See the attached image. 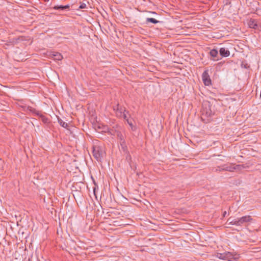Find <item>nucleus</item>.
I'll use <instances>...</instances> for the list:
<instances>
[{
    "label": "nucleus",
    "instance_id": "nucleus-3",
    "mask_svg": "<svg viewBox=\"0 0 261 261\" xmlns=\"http://www.w3.org/2000/svg\"><path fill=\"white\" fill-rule=\"evenodd\" d=\"M223 168L222 169L224 171H227L229 172H233L234 170H240L242 169V165H235L232 163H228L223 165Z\"/></svg>",
    "mask_w": 261,
    "mask_h": 261
},
{
    "label": "nucleus",
    "instance_id": "nucleus-5",
    "mask_svg": "<svg viewBox=\"0 0 261 261\" xmlns=\"http://www.w3.org/2000/svg\"><path fill=\"white\" fill-rule=\"evenodd\" d=\"M217 257L221 259L228 260L229 261L232 259L233 255L232 253L230 252H226L223 253H218Z\"/></svg>",
    "mask_w": 261,
    "mask_h": 261
},
{
    "label": "nucleus",
    "instance_id": "nucleus-30",
    "mask_svg": "<svg viewBox=\"0 0 261 261\" xmlns=\"http://www.w3.org/2000/svg\"><path fill=\"white\" fill-rule=\"evenodd\" d=\"M17 39H16L15 40L14 39H13L12 42H16L17 41Z\"/></svg>",
    "mask_w": 261,
    "mask_h": 261
},
{
    "label": "nucleus",
    "instance_id": "nucleus-27",
    "mask_svg": "<svg viewBox=\"0 0 261 261\" xmlns=\"http://www.w3.org/2000/svg\"><path fill=\"white\" fill-rule=\"evenodd\" d=\"M230 4H231L230 0H227V2L226 3V5H230Z\"/></svg>",
    "mask_w": 261,
    "mask_h": 261
},
{
    "label": "nucleus",
    "instance_id": "nucleus-10",
    "mask_svg": "<svg viewBox=\"0 0 261 261\" xmlns=\"http://www.w3.org/2000/svg\"><path fill=\"white\" fill-rule=\"evenodd\" d=\"M53 9L54 10H69L70 9V6L69 5L63 6V5H56L53 7Z\"/></svg>",
    "mask_w": 261,
    "mask_h": 261
},
{
    "label": "nucleus",
    "instance_id": "nucleus-18",
    "mask_svg": "<svg viewBox=\"0 0 261 261\" xmlns=\"http://www.w3.org/2000/svg\"><path fill=\"white\" fill-rule=\"evenodd\" d=\"M42 119V121L45 123H47L48 122V119L44 115L40 113V115H38Z\"/></svg>",
    "mask_w": 261,
    "mask_h": 261
},
{
    "label": "nucleus",
    "instance_id": "nucleus-25",
    "mask_svg": "<svg viewBox=\"0 0 261 261\" xmlns=\"http://www.w3.org/2000/svg\"><path fill=\"white\" fill-rule=\"evenodd\" d=\"M122 117L123 118L126 120V119H128L127 118V116H126V114H125V113H124L123 114Z\"/></svg>",
    "mask_w": 261,
    "mask_h": 261
},
{
    "label": "nucleus",
    "instance_id": "nucleus-26",
    "mask_svg": "<svg viewBox=\"0 0 261 261\" xmlns=\"http://www.w3.org/2000/svg\"><path fill=\"white\" fill-rule=\"evenodd\" d=\"M94 185H95V187L93 188V191H94V192L95 193V190H96V188L97 187V188H98V187H97V185L96 184L95 182L94 181Z\"/></svg>",
    "mask_w": 261,
    "mask_h": 261
},
{
    "label": "nucleus",
    "instance_id": "nucleus-1",
    "mask_svg": "<svg viewBox=\"0 0 261 261\" xmlns=\"http://www.w3.org/2000/svg\"><path fill=\"white\" fill-rule=\"evenodd\" d=\"M215 113L212 110V105L210 102H203L201 110V119L203 122L207 123L211 121Z\"/></svg>",
    "mask_w": 261,
    "mask_h": 261
},
{
    "label": "nucleus",
    "instance_id": "nucleus-15",
    "mask_svg": "<svg viewBox=\"0 0 261 261\" xmlns=\"http://www.w3.org/2000/svg\"><path fill=\"white\" fill-rule=\"evenodd\" d=\"M58 122L61 126L64 128H67L68 127V124L64 122L62 119L60 118H58Z\"/></svg>",
    "mask_w": 261,
    "mask_h": 261
},
{
    "label": "nucleus",
    "instance_id": "nucleus-8",
    "mask_svg": "<svg viewBox=\"0 0 261 261\" xmlns=\"http://www.w3.org/2000/svg\"><path fill=\"white\" fill-rule=\"evenodd\" d=\"M125 112V108L122 106H120L119 104L117 105V112L116 115L118 117L121 118L123 114Z\"/></svg>",
    "mask_w": 261,
    "mask_h": 261
},
{
    "label": "nucleus",
    "instance_id": "nucleus-19",
    "mask_svg": "<svg viewBox=\"0 0 261 261\" xmlns=\"http://www.w3.org/2000/svg\"><path fill=\"white\" fill-rule=\"evenodd\" d=\"M232 255H233L232 259H233L235 260H238L239 259V258L240 257L239 254L232 253Z\"/></svg>",
    "mask_w": 261,
    "mask_h": 261
},
{
    "label": "nucleus",
    "instance_id": "nucleus-7",
    "mask_svg": "<svg viewBox=\"0 0 261 261\" xmlns=\"http://www.w3.org/2000/svg\"><path fill=\"white\" fill-rule=\"evenodd\" d=\"M248 25L250 28L255 30L258 29V25L256 19L251 18L248 22Z\"/></svg>",
    "mask_w": 261,
    "mask_h": 261
},
{
    "label": "nucleus",
    "instance_id": "nucleus-4",
    "mask_svg": "<svg viewBox=\"0 0 261 261\" xmlns=\"http://www.w3.org/2000/svg\"><path fill=\"white\" fill-rule=\"evenodd\" d=\"M238 219V223H237V226H243L244 224L250 222L252 220V218L250 216H245Z\"/></svg>",
    "mask_w": 261,
    "mask_h": 261
},
{
    "label": "nucleus",
    "instance_id": "nucleus-20",
    "mask_svg": "<svg viewBox=\"0 0 261 261\" xmlns=\"http://www.w3.org/2000/svg\"><path fill=\"white\" fill-rule=\"evenodd\" d=\"M86 8V4L85 3H81L80 7H79V9H85Z\"/></svg>",
    "mask_w": 261,
    "mask_h": 261
},
{
    "label": "nucleus",
    "instance_id": "nucleus-31",
    "mask_svg": "<svg viewBox=\"0 0 261 261\" xmlns=\"http://www.w3.org/2000/svg\"><path fill=\"white\" fill-rule=\"evenodd\" d=\"M107 132H108V133H111L110 132V131H109V128H107Z\"/></svg>",
    "mask_w": 261,
    "mask_h": 261
},
{
    "label": "nucleus",
    "instance_id": "nucleus-14",
    "mask_svg": "<svg viewBox=\"0 0 261 261\" xmlns=\"http://www.w3.org/2000/svg\"><path fill=\"white\" fill-rule=\"evenodd\" d=\"M160 21L157 20L156 19L153 18H147L146 19V24H148V23L150 22L153 24H156L159 23Z\"/></svg>",
    "mask_w": 261,
    "mask_h": 261
},
{
    "label": "nucleus",
    "instance_id": "nucleus-32",
    "mask_svg": "<svg viewBox=\"0 0 261 261\" xmlns=\"http://www.w3.org/2000/svg\"><path fill=\"white\" fill-rule=\"evenodd\" d=\"M28 261H32V259H31L30 258H29L28 259Z\"/></svg>",
    "mask_w": 261,
    "mask_h": 261
},
{
    "label": "nucleus",
    "instance_id": "nucleus-2",
    "mask_svg": "<svg viewBox=\"0 0 261 261\" xmlns=\"http://www.w3.org/2000/svg\"><path fill=\"white\" fill-rule=\"evenodd\" d=\"M92 153L94 158L99 162H101L105 154L102 147L99 146H94L93 147Z\"/></svg>",
    "mask_w": 261,
    "mask_h": 261
},
{
    "label": "nucleus",
    "instance_id": "nucleus-16",
    "mask_svg": "<svg viewBox=\"0 0 261 261\" xmlns=\"http://www.w3.org/2000/svg\"><path fill=\"white\" fill-rule=\"evenodd\" d=\"M28 110L30 112H31L33 113H34L36 115H37V116L40 115V113L39 111H37L35 109L32 108V107L29 106L28 107Z\"/></svg>",
    "mask_w": 261,
    "mask_h": 261
},
{
    "label": "nucleus",
    "instance_id": "nucleus-21",
    "mask_svg": "<svg viewBox=\"0 0 261 261\" xmlns=\"http://www.w3.org/2000/svg\"><path fill=\"white\" fill-rule=\"evenodd\" d=\"M223 168V165L222 166H218L216 169V171H223L222 170V169Z\"/></svg>",
    "mask_w": 261,
    "mask_h": 261
},
{
    "label": "nucleus",
    "instance_id": "nucleus-24",
    "mask_svg": "<svg viewBox=\"0 0 261 261\" xmlns=\"http://www.w3.org/2000/svg\"><path fill=\"white\" fill-rule=\"evenodd\" d=\"M126 121H127V122L128 123V124L130 126H133V123H132V121H129L128 119H126Z\"/></svg>",
    "mask_w": 261,
    "mask_h": 261
},
{
    "label": "nucleus",
    "instance_id": "nucleus-12",
    "mask_svg": "<svg viewBox=\"0 0 261 261\" xmlns=\"http://www.w3.org/2000/svg\"><path fill=\"white\" fill-rule=\"evenodd\" d=\"M55 60L61 61L63 59L62 55L59 53H54L52 54Z\"/></svg>",
    "mask_w": 261,
    "mask_h": 261
},
{
    "label": "nucleus",
    "instance_id": "nucleus-22",
    "mask_svg": "<svg viewBox=\"0 0 261 261\" xmlns=\"http://www.w3.org/2000/svg\"><path fill=\"white\" fill-rule=\"evenodd\" d=\"M120 144L121 146H123L126 145L125 140H124L122 141H120Z\"/></svg>",
    "mask_w": 261,
    "mask_h": 261
},
{
    "label": "nucleus",
    "instance_id": "nucleus-28",
    "mask_svg": "<svg viewBox=\"0 0 261 261\" xmlns=\"http://www.w3.org/2000/svg\"><path fill=\"white\" fill-rule=\"evenodd\" d=\"M113 110L114 111H116V112H117V105L113 107Z\"/></svg>",
    "mask_w": 261,
    "mask_h": 261
},
{
    "label": "nucleus",
    "instance_id": "nucleus-23",
    "mask_svg": "<svg viewBox=\"0 0 261 261\" xmlns=\"http://www.w3.org/2000/svg\"><path fill=\"white\" fill-rule=\"evenodd\" d=\"M121 147L122 150L124 152H127V147L126 145L123 146H121Z\"/></svg>",
    "mask_w": 261,
    "mask_h": 261
},
{
    "label": "nucleus",
    "instance_id": "nucleus-6",
    "mask_svg": "<svg viewBox=\"0 0 261 261\" xmlns=\"http://www.w3.org/2000/svg\"><path fill=\"white\" fill-rule=\"evenodd\" d=\"M202 79L204 84L206 86L211 85V80L208 74V70H205L202 74Z\"/></svg>",
    "mask_w": 261,
    "mask_h": 261
},
{
    "label": "nucleus",
    "instance_id": "nucleus-29",
    "mask_svg": "<svg viewBox=\"0 0 261 261\" xmlns=\"http://www.w3.org/2000/svg\"><path fill=\"white\" fill-rule=\"evenodd\" d=\"M226 215V212L225 211L223 212V217H225Z\"/></svg>",
    "mask_w": 261,
    "mask_h": 261
},
{
    "label": "nucleus",
    "instance_id": "nucleus-33",
    "mask_svg": "<svg viewBox=\"0 0 261 261\" xmlns=\"http://www.w3.org/2000/svg\"><path fill=\"white\" fill-rule=\"evenodd\" d=\"M44 2H48L49 0H43Z\"/></svg>",
    "mask_w": 261,
    "mask_h": 261
},
{
    "label": "nucleus",
    "instance_id": "nucleus-13",
    "mask_svg": "<svg viewBox=\"0 0 261 261\" xmlns=\"http://www.w3.org/2000/svg\"><path fill=\"white\" fill-rule=\"evenodd\" d=\"M227 222L229 224H231V225H236L237 226V223H238V219H234L232 217H229L227 221Z\"/></svg>",
    "mask_w": 261,
    "mask_h": 261
},
{
    "label": "nucleus",
    "instance_id": "nucleus-9",
    "mask_svg": "<svg viewBox=\"0 0 261 261\" xmlns=\"http://www.w3.org/2000/svg\"><path fill=\"white\" fill-rule=\"evenodd\" d=\"M220 55L223 57H227L230 55V51L227 48L222 47L219 50Z\"/></svg>",
    "mask_w": 261,
    "mask_h": 261
},
{
    "label": "nucleus",
    "instance_id": "nucleus-11",
    "mask_svg": "<svg viewBox=\"0 0 261 261\" xmlns=\"http://www.w3.org/2000/svg\"><path fill=\"white\" fill-rule=\"evenodd\" d=\"M210 54L211 57L213 58V60L215 61H217L219 60L218 58V51L217 49H212L210 52Z\"/></svg>",
    "mask_w": 261,
    "mask_h": 261
},
{
    "label": "nucleus",
    "instance_id": "nucleus-17",
    "mask_svg": "<svg viewBox=\"0 0 261 261\" xmlns=\"http://www.w3.org/2000/svg\"><path fill=\"white\" fill-rule=\"evenodd\" d=\"M117 137L120 141L125 140L124 137L121 132L118 131L117 132Z\"/></svg>",
    "mask_w": 261,
    "mask_h": 261
}]
</instances>
